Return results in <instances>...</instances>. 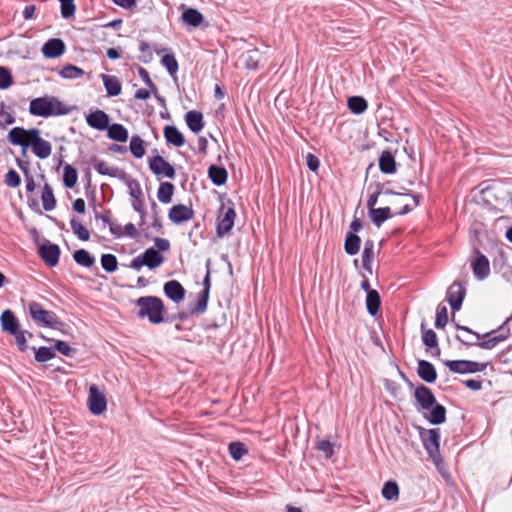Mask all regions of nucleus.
<instances>
[{
  "instance_id": "obj_1",
  "label": "nucleus",
  "mask_w": 512,
  "mask_h": 512,
  "mask_svg": "<svg viewBox=\"0 0 512 512\" xmlns=\"http://www.w3.org/2000/svg\"><path fill=\"white\" fill-rule=\"evenodd\" d=\"M138 307L137 317L147 318L152 324H160L165 321V306L163 301L156 296H142L135 301Z\"/></svg>"
},
{
  "instance_id": "obj_2",
  "label": "nucleus",
  "mask_w": 512,
  "mask_h": 512,
  "mask_svg": "<svg viewBox=\"0 0 512 512\" xmlns=\"http://www.w3.org/2000/svg\"><path fill=\"white\" fill-rule=\"evenodd\" d=\"M456 328L475 338V341H474V340L463 339L462 336L456 335V339L458 341H460L462 344H464L466 346L475 345L482 349H488V350L495 348L500 342L505 341L510 335V329H504V331H500L501 333L497 336H493L486 340L479 341L481 339H485V338L489 337L491 334L495 333L497 330H493L491 332L481 335L477 332H474L470 328H468L466 326H461L459 324L456 325Z\"/></svg>"
},
{
  "instance_id": "obj_3",
  "label": "nucleus",
  "mask_w": 512,
  "mask_h": 512,
  "mask_svg": "<svg viewBox=\"0 0 512 512\" xmlns=\"http://www.w3.org/2000/svg\"><path fill=\"white\" fill-rule=\"evenodd\" d=\"M70 109L56 97L45 96L34 98V115L41 117L66 115Z\"/></svg>"
},
{
  "instance_id": "obj_4",
  "label": "nucleus",
  "mask_w": 512,
  "mask_h": 512,
  "mask_svg": "<svg viewBox=\"0 0 512 512\" xmlns=\"http://www.w3.org/2000/svg\"><path fill=\"white\" fill-rule=\"evenodd\" d=\"M420 437L424 448L426 449L434 464L436 466L442 464L443 460L440 455V430L437 428L428 430L423 429L420 431Z\"/></svg>"
},
{
  "instance_id": "obj_5",
  "label": "nucleus",
  "mask_w": 512,
  "mask_h": 512,
  "mask_svg": "<svg viewBox=\"0 0 512 512\" xmlns=\"http://www.w3.org/2000/svg\"><path fill=\"white\" fill-rule=\"evenodd\" d=\"M164 261V257L154 247L146 249L142 254L133 258L129 264V267L134 270H140L143 266H147L149 269H155L160 266Z\"/></svg>"
},
{
  "instance_id": "obj_6",
  "label": "nucleus",
  "mask_w": 512,
  "mask_h": 512,
  "mask_svg": "<svg viewBox=\"0 0 512 512\" xmlns=\"http://www.w3.org/2000/svg\"><path fill=\"white\" fill-rule=\"evenodd\" d=\"M37 253L47 267L53 268L59 263L61 249L58 244L44 240L43 243L38 245Z\"/></svg>"
},
{
  "instance_id": "obj_7",
  "label": "nucleus",
  "mask_w": 512,
  "mask_h": 512,
  "mask_svg": "<svg viewBox=\"0 0 512 512\" xmlns=\"http://www.w3.org/2000/svg\"><path fill=\"white\" fill-rule=\"evenodd\" d=\"M33 309L34 323L38 326L58 329L59 326L62 325V322L53 311L45 310L40 304L36 302H34Z\"/></svg>"
},
{
  "instance_id": "obj_8",
  "label": "nucleus",
  "mask_w": 512,
  "mask_h": 512,
  "mask_svg": "<svg viewBox=\"0 0 512 512\" xmlns=\"http://www.w3.org/2000/svg\"><path fill=\"white\" fill-rule=\"evenodd\" d=\"M236 212L233 206L226 207L224 204L219 209L218 222L216 227V234L218 237H223L228 234L234 226Z\"/></svg>"
},
{
  "instance_id": "obj_9",
  "label": "nucleus",
  "mask_w": 512,
  "mask_h": 512,
  "mask_svg": "<svg viewBox=\"0 0 512 512\" xmlns=\"http://www.w3.org/2000/svg\"><path fill=\"white\" fill-rule=\"evenodd\" d=\"M470 265L477 280H485L490 275L489 259L477 248H474L473 255L470 257Z\"/></svg>"
},
{
  "instance_id": "obj_10",
  "label": "nucleus",
  "mask_w": 512,
  "mask_h": 512,
  "mask_svg": "<svg viewBox=\"0 0 512 512\" xmlns=\"http://www.w3.org/2000/svg\"><path fill=\"white\" fill-rule=\"evenodd\" d=\"M444 365L454 373L467 374L484 371L488 363H479L471 360H448Z\"/></svg>"
},
{
  "instance_id": "obj_11",
  "label": "nucleus",
  "mask_w": 512,
  "mask_h": 512,
  "mask_svg": "<svg viewBox=\"0 0 512 512\" xmlns=\"http://www.w3.org/2000/svg\"><path fill=\"white\" fill-rule=\"evenodd\" d=\"M466 296V287L463 283L455 280L447 289L446 300L453 311H459Z\"/></svg>"
},
{
  "instance_id": "obj_12",
  "label": "nucleus",
  "mask_w": 512,
  "mask_h": 512,
  "mask_svg": "<svg viewBox=\"0 0 512 512\" xmlns=\"http://www.w3.org/2000/svg\"><path fill=\"white\" fill-rule=\"evenodd\" d=\"M88 405L94 415H100L107 408L106 397L96 385H91L89 388Z\"/></svg>"
},
{
  "instance_id": "obj_13",
  "label": "nucleus",
  "mask_w": 512,
  "mask_h": 512,
  "mask_svg": "<svg viewBox=\"0 0 512 512\" xmlns=\"http://www.w3.org/2000/svg\"><path fill=\"white\" fill-rule=\"evenodd\" d=\"M149 168L155 175H164L169 179L175 178L174 167L166 161L162 156L155 155L149 159Z\"/></svg>"
},
{
  "instance_id": "obj_14",
  "label": "nucleus",
  "mask_w": 512,
  "mask_h": 512,
  "mask_svg": "<svg viewBox=\"0 0 512 512\" xmlns=\"http://www.w3.org/2000/svg\"><path fill=\"white\" fill-rule=\"evenodd\" d=\"M90 163L101 175L118 178L119 180H126V172L124 170L109 166L105 161L96 156L91 157Z\"/></svg>"
},
{
  "instance_id": "obj_15",
  "label": "nucleus",
  "mask_w": 512,
  "mask_h": 512,
  "mask_svg": "<svg viewBox=\"0 0 512 512\" xmlns=\"http://www.w3.org/2000/svg\"><path fill=\"white\" fill-rule=\"evenodd\" d=\"M414 398L417 401L420 409L426 411H428L433 406V404H436L437 402L432 390L423 384L415 388Z\"/></svg>"
},
{
  "instance_id": "obj_16",
  "label": "nucleus",
  "mask_w": 512,
  "mask_h": 512,
  "mask_svg": "<svg viewBox=\"0 0 512 512\" xmlns=\"http://www.w3.org/2000/svg\"><path fill=\"white\" fill-rule=\"evenodd\" d=\"M194 217V211L191 207L184 204H177L172 206L168 212V218L174 224H181L189 221Z\"/></svg>"
},
{
  "instance_id": "obj_17",
  "label": "nucleus",
  "mask_w": 512,
  "mask_h": 512,
  "mask_svg": "<svg viewBox=\"0 0 512 512\" xmlns=\"http://www.w3.org/2000/svg\"><path fill=\"white\" fill-rule=\"evenodd\" d=\"M8 138L12 144L21 145L24 152L29 146H32V130L27 131L15 127L9 132Z\"/></svg>"
},
{
  "instance_id": "obj_18",
  "label": "nucleus",
  "mask_w": 512,
  "mask_h": 512,
  "mask_svg": "<svg viewBox=\"0 0 512 512\" xmlns=\"http://www.w3.org/2000/svg\"><path fill=\"white\" fill-rule=\"evenodd\" d=\"M65 52V43L60 38L49 39L42 47L46 58H58Z\"/></svg>"
},
{
  "instance_id": "obj_19",
  "label": "nucleus",
  "mask_w": 512,
  "mask_h": 512,
  "mask_svg": "<svg viewBox=\"0 0 512 512\" xmlns=\"http://www.w3.org/2000/svg\"><path fill=\"white\" fill-rule=\"evenodd\" d=\"M163 290L165 295L175 303L182 301L185 297V289L177 280L167 281L164 284Z\"/></svg>"
},
{
  "instance_id": "obj_20",
  "label": "nucleus",
  "mask_w": 512,
  "mask_h": 512,
  "mask_svg": "<svg viewBox=\"0 0 512 512\" xmlns=\"http://www.w3.org/2000/svg\"><path fill=\"white\" fill-rule=\"evenodd\" d=\"M87 124L97 130H106L109 125V116L102 110H96L86 116Z\"/></svg>"
},
{
  "instance_id": "obj_21",
  "label": "nucleus",
  "mask_w": 512,
  "mask_h": 512,
  "mask_svg": "<svg viewBox=\"0 0 512 512\" xmlns=\"http://www.w3.org/2000/svg\"><path fill=\"white\" fill-rule=\"evenodd\" d=\"M417 374L427 383H434L437 379V371L434 365L427 360H418Z\"/></svg>"
},
{
  "instance_id": "obj_22",
  "label": "nucleus",
  "mask_w": 512,
  "mask_h": 512,
  "mask_svg": "<svg viewBox=\"0 0 512 512\" xmlns=\"http://www.w3.org/2000/svg\"><path fill=\"white\" fill-rule=\"evenodd\" d=\"M1 328L4 332L9 334H15L19 329V323L14 313L6 309L2 312L0 316Z\"/></svg>"
},
{
  "instance_id": "obj_23",
  "label": "nucleus",
  "mask_w": 512,
  "mask_h": 512,
  "mask_svg": "<svg viewBox=\"0 0 512 512\" xmlns=\"http://www.w3.org/2000/svg\"><path fill=\"white\" fill-rule=\"evenodd\" d=\"M51 154V144L40 137L39 130L34 128V155L41 159L49 157Z\"/></svg>"
},
{
  "instance_id": "obj_24",
  "label": "nucleus",
  "mask_w": 512,
  "mask_h": 512,
  "mask_svg": "<svg viewBox=\"0 0 512 512\" xmlns=\"http://www.w3.org/2000/svg\"><path fill=\"white\" fill-rule=\"evenodd\" d=\"M379 169L384 174H394L397 170V163L391 151L385 150L379 157Z\"/></svg>"
},
{
  "instance_id": "obj_25",
  "label": "nucleus",
  "mask_w": 512,
  "mask_h": 512,
  "mask_svg": "<svg viewBox=\"0 0 512 512\" xmlns=\"http://www.w3.org/2000/svg\"><path fill=\"white\" fill-rule=\"evenodd\" d=\"M100 78L103 81V85L108 96L114 97L118 96L121 93L122 86L116 76L101 74Z\"/></svg>"
},
{
  "instance_id": "obj_26",
  "label": "nucleus",
  "mask_w": 512,
  "mask_h": 512,
  "mask_svg": "<svg viewBox=\"0 0 512 512\" xmlns=\"http://www.w3.org/2000/svg\"><path fill=\"white\" fill-rule=\"evenodd\" d=\"M185 121L193 133H199L204 127L203 115L199 111L191 110L187 112Z\"/></svg>"
},
{
  "instance_id": "obj_27",
  "label": "nucleus",
  "mask_w": 512,
  "mask_h": 512,
  "mask_svg": "<svg viewBox=\"0 0 512 512\" xmlns=\"http://www.w3.org/2000/svg\"><path fill=\"white\" fill-rule=\"evenodd\" d=\"M429 410L426 419L432 425H440L446 421V408L442 404L436 402Z\"/></svg>"
},
{
  "instance_id": "obj_28",
  "label": "nucleus",
  "mask_w": 512,
  "mask_h": 512,
  "mask_svg": "<svg viewBox=\"0 0 512 512\" xmlns=\"http://www.w3.org/2000/svg\"><path fill=\"white\" fill-rule=\"evenodd\" d=\"M164 137L167 143L176 147H181L185 143L183 134L173 125H167L164 127Z\"/></svg>"
},
{
  "instance_id": "obj_29",
  "label": "nucleus",
  "mask_w": 512,
  "mask_h": 512,
  "mask_svg": "<svg viewBox=\"0 0 512 512\" xmlns=\"http://www.w3.org/2000/svg\"><path fill=\"white\" fill-rule=\"evenodd\" d=\"M106 130L107 136L111 140L117 142H126L128 140V130L122 124L113 123L112 125H108Z\"/></svg>"
},
{
  "instance_id": "obj_30",
  "label": "nucleus",
  "mask_w": 512,
  "mask_h": 512,
  "mask_svg": "<svg viewBox=\"0 0 512 512\" xmlns=\"http://www.w3.org/2000/svg\"><path fill=\"white\" fill-rule=\"evenodd\" d=\"M208 176L214 185L221 186L226 183L228 173L223 166L211 165L208 169Z\"/></svg>"
},
{
  "instance_id": "obj_31",
  "label": "nucleus",
  "mask_w": 512,
  "mask_h": 512,
  "mask_svg": "<svg viewBox=\"0 0 512 512\" xmlns=\"http://www.w3.org/2000/svg\"><path fill=\"white\" fill-rule=\"evenodd\" d=\"M361 238L353 233L347 232L344 242V250L348 255H356L360 250Z\"/></svg>"
},
{
  "instance_id": "obj_32",
  "label": "nucleus",
  "mask_w": 512,
  "mask_h": 512,
  "mask_svg": "<svg viewBox=\"0 0 512 512\" xmlns=\"http://www.w3.org/2000/svg\"><path fill=\"white\" fill-rule=\"evenodd\" d=\"M369 217L372 223L379 228L386 220L392 217L391 209L390 207L376 208L369 211Z\"/></svg>"
},
{
  "instance_id": "obj_33",
  "label": "nucleus",
  "mask_w": 512,
  "mask_h": 512,
  "mask_svg": "<svg viewBox=\"0 0 512 512\" xmlns=\"http://www.w3.org/2000/svg\"><path fill=\"white\" fill-rule=\"evenodd\" d=\"M182 20L185 24L192 27H198L203 22V15L194 8H187L182 13Z\"/></svg>"
},
{
  "instance_id": "obj_34",
  "label": "nucleus",
  "mask_w": 512,
  "mask_h": 512,
  "mask_svg": "<svg viewBox=\"0 0 512 512\" xmlns=\"http://www.w3.org/2000/svg\"><path fill=\"white\" fill-rule=\"evenodd\" d=\"M381 307V297L378 291H368L366 295V308L371 316H376Z\"/></svg>"
},
{
  "instance_id": "obj_35",
  "label": "nucleus",
  "mask_w": 512,
  "mask_h": 512,
  "mask_svg": "<svg viewBox=\"0 0 512 512\" xmlns=\"http://www.w3.org/2000/svg\"><path fill=\"white\" fill-rule=\"evenodd\" d=\"M374 259V242L372 240H366L362 253V264L363 268L372 273V261Z\"/></svg>"
},
{
  "instance_id": "obj_36",
  "label": "nucleus",
  "mask_w": 512,
  "mask_h": 512,
  "mask_svg": "<svg viewBox=\"0 0 512 512\" xmlns=\"http://www.w3.org/2000/svg\"><path fill=\"white\" fill-rule=\"evenodd\" d=\"M74 261L83 267L90 268L95 263V258L86 249H78L73 253Z\"/></svg>"
},
{
  "instance_id": "obj_37",
  "label": "nucleus",
  "mask_w": 512,
  "mask_h": 512,
  "mask_svg": "<svg viewBox=\"0 0 512 512\" xmlns=\"http://www.w3.org/2000/svg\"><path fill=\"white\" fill-rule=\"evenodd\" d=\"M175 187L171 182H162L159 185L157 198L163 204H168L172 201V196Z\"/></svg>"
},
{
  "instance_id": "obj_38",
  "label": "nucleus",
  "mask_w": 512,
  "mask_h": 512,
  "mask_svg": "<svg viewBox=\"0 0 512 512\" xmlns=\"http://www.w3.org/2000/svg\"><path fill=\"white\" fill-rule=\"evenodd\" d=\"M349 110L354 114H362L367 110L368 103L362 96H351L347 100Z\"/></svg>"
},
{
  "instance_id": "obj_39",
  "label": "nucleus",
  "mask_w": 512,
  "mask_h": 512,
  "mask_svg": "<svg viewBox=\"0 0 512 512\" xmlns=\"http://www.w3.org/2000/svg\"><path fill=\"white\" fill-rule=\"evenodd\" d=\"M43 208L46 211H51L56 206V199L54 197L53 189L49 184H45L41 193Z\"/></svg>"
},
{
  "instance_id": "obj_40",
  "label": "nucleus",
  "mask_w": 512,
  "mask_h": 512,
  "mask_svg": "<svg viewBox=\"0 0 512 512\" xmlns=\"http://www.w3.org/2000/svg\"><path fill=\"white\" fill-rule=\"evenodd\" d=\"M78 179V172L75 167L66 164L63 170V184L66 188H73Z\"/></svg>"
},
{
  "instance_id": "obj_41",
  "label": "nucleus",
  "mask_w": 512,
  "mask_h": 512,
  "mask_svg": "<svg viewBox=\"0 0 512 512\" xmlns=\"http://www.w3.org/2000/svg\"><path fill=\"white\" fill-rule=\"evenodd\" d=\"M129 150L135 158H142L145 155L144 140L138 135L132 136Z\"/></svg>"
},
{
  "instance_id": "obj_42",
  "label": "nucleus",
  "mask_w": 512,
  "mask_h": 512,
  "mask_svg": "<svg viewBox=\"0 0 512 512\" xmlns=\"http://www.w3.org/2000/svg\"><path fill=\"white\" fill-rule=\"evenodd\" d=\"M34 359L38 362H46L56 356L53 346H41L38 349L34 347Z\"/></svg>"
},
{
  "instance_id": "obj_43",
  "label": "nucleus",
  "mask_w": 512,
  "mask_h": 512,
  "mask_svg": "<svg viewBox=\"0 0 512 512\" xmlns=\"http://www.w3.org/2000/svg\"><path fill=\"white\" fill-rule=\"evenodd\" d=\"M209 295L200 292L195 305L189 308L190 315H201L207 310Z\"/></svg>"
},
{
  "instance_id": "obj_44",
  "label": "nucleus",
  "mask_w": 512,
  "mask_h": 512,
  "mask_svg": "<svg viewBox=\"0 0 512 512\" xmlns=\"http://www.w3.org/2000/svg\"><path fill=\"white\" fill-rule=\"evenodd\" d=\"M70 226L73 233L80 239L81 241H87L90 238L89 231L84 227V225L75 217L70 220Z\"/></svg>"
},
{
  "instance_id": "obj_45",
  "label": "nucleus",
  "mask_w": 512,
  "mask_h": 512,
  "mask_svg": "<svg viewBox=\"0 0 512 512\" xmlns=\"http://www.w3.org/2000/svg\"><path fill=\"white\" fill-rule=\"evenodd\" d=\"M228 450L231 457L236 461L240 460L245 454L248 453L246 445L240 441L231 442L228 446Z\"/></svg>"
},
{
  "instance_id": "obj_46",
  "label": "nucleus",
  "mask_w": 512,
  "mask_h": 512,
  "mask_svg": "<svg viewBox=\"0 0 512 512\" xmlns=\"http://www.w3.org/2000/svg\"><path fill=\"white\" fill-rule=\"evenodd\" d=\"M382 496L387 500L398 499L399 487L395 481L389 480L385 482L382 488Z\"/></svg>"
},
{
  "instance_id": "obj_47",
  "label": "nucleus",
  "mask_w": 512,
  "mask_h": 512,
  "mask_svg": "<svg viewBox=\"0 0 512 512\" xmlns=\"http://www.w3.org/2000/svg\"><path fill=\"white\" fill-rule=\"evenodd\" d=\"M422 341L428 348L438 347V339L436 333L432 329H425L424 323L421 324Z\"/></svg>"
},
{
  "instance_id": "obj_48",
  "label": "nucleus",
  "mask_w": 512,
  "mask_h": 512,
  "mask_svg": "<svg viewBox=\"0 0 512 512\" xmlns=\"http://www.w3.org/2000/svg\"><path fill=\"white\" fill-rule=\"evenodd\" d=\"M100 261L102 268L108 273H113L118 268V260L113 254H103Z\"/></svg>"
},
{
  "instance_id": "obj_49",
  "label": "nucleus",
  "mask_w": 512,
  "mask_h": 512,
  "mask_svg": "<svg viewBox=\"0 0 512 512\" xmlns=\"http://www.w3.org/2000/svg\"><path fill=\"white\" fill-rule=\"evenodd\" d=\"M161 64L171 76H174L179 68L178 62L173 54H165L161 59Z\"/></svg>"
},
{
  "instance_id": "obj_50",
  "label": "nucleus",
  "mask_w": 512,
  "mask_h": 512,
  "mask_svg": "<svg viewBox=\"0 0 512 512\" xmlns=\"http://www.w3.org/2000/svg\"><path fill=\"white\" fill-rule=\"evenodd\" d=\"M122 181L125 182V184L127 185L128 189H129V195L133 199L142 197V195H143L142 188L140 186V183L136 179H131L126 175V180H122Z\"/></svg>"
},
{
  "instance_id": "obj_51",
  "label": "nucleus",
  "mask_w": 512,
  "mask_h": 512,
  "mask_svg": "<svg viewBox=\"0 0 512 512\" xmlns=\"http://www.w3.org/2000/svg\"><path fill=\"white\" fill-rule=\"evenodd\" d=\"M83 74H84V71L81 68L74 66V65H66L60 71V75L63 78H67V79L79 78Z\"/></svg>"
},
{
  "instance_id": "obj_52",
  "label": "nucleus",
  "mask_w": 512,
  "mask_h": 512,
  "mask_svg": "<svg viewBox=\"0 0 512 512\" xmlns=\"http://www.w3.org/2000/svg\"><path fill=\"white\" fill-rule=\"evenodd\" d=\"M139 50L141 51V55L138 57L139 61L147 64L153 60V53L149 43H147L146 41H141L139 45Z\"/></svg>"
},
{
  "instance_id": "obj_53",
  "label": "nucleus",
  "mask_w": 512,
  "mask_h": 512,
  "mask_svg": "<svg viewBox=\"0 0 512 512\" xmlns=\"http://www.w3.org/2000/svg\"><path fill=\"white\" fill-rule=\"evenodd\" d=\"M448 322V312L445 306L439 305L436 310L435 327L444 328Z\"/></svg>"
},
{
  "instance_id": "obj_54",
  "label": "nucleus",
  "mask_w": 512,
  "mask_h": 512,
  "mask_svg": "<svg viewBox=\"0 0 512 512\" xmlns=\"http://www.w3.org/2000/svg\"><path fill=\"white\" fill-rule=\"evenodd\" d=\"M54 351H58L66 357H73L76 353L75 349L71 348L68 343L62 340H56L53 344Z\"/></svg>"
},
{
  "instance_id": "obj_55",
  "label": "nucleus",
  "mask_w": 512,
  "mask_h": 512,
  "mask_svg": "<svg viewBox=\"0 0 512 512\" xmlns=\"http://www.w3.org/2000/svg\"><path fill=\"white\" fill-rule=\"evenodd\" d=\"M61 3V15L68 19L75 14L76 6L74 0H58Z\"/></svg>"
},
{
  "instance_id": "obj_56",
  "label": "nucleus",
  "mask_w": 512,
  "mask_h": 512,
  "mask_svg": "<svg viewBox=\"0 0 512 512\" xmlns=\"http://www.w3.org/2000/svg\"><path fill=\"white\" fill-rule=\"evenodd\" d=\"M15 121L12 113L6 109L5 105L1 103L0 105V126L6 127L8 125L13 124Z\"/></svg>"
},
{
  "instance_id": "obj_57",
  "label": "nucleus",
  "mask_w": 512,
  "mask_h": 512,
  "mask_svg": "<svg viewBox=\"0 0 512 512\" xmlns=\"http://www.w3.org/2000/svg\"><path fill=\"white\" fill-rule=\"evenodd\" d=\"M382 191H383V184L378 183L376 185V190L369 196V198L367 200L368 212L376 209L375 206L378 202L379 196L382 195Z\"/></svg>"
},
{
  "instance_id": "obj_58",
  "label": "nucleus",
  "mask_w": 512,
  "mask_h": 512,
  "mask_svg": "<svg viewBox=\"0 0 512 512\" xmlns=\"http://www.w3.org/2000/svg\"><path fill=\"white\" fill-rule=\"evenodd\" d=\"M12 84V76L10 72L0 66V89H6Z\"/></svg>"
},
{
  "instance_id": "obj_59",
  "label": "nucleus",
  "mask_w": 512,
  "mask_h": 512,
  "mask_svg": "<svg viewBox=\"0 0 512 512\" xmlns=\"http://www.w3.org/2000/svg\"><path fill=\"white\" fill-rule=\"evenodd\" d=\"M15 338L16 345L19 350L25 351L27 349V340L25 338V332L18 329L15 334H12Z\"/></svg>"
},
{
  "instance_id": "obj_60",
  "label": "nucleus",
  "mask_w": 512,
  "mask_h": 512,
  "mask_svg": "<svg viewBox=\"0 0 512 512\" xmlns=\"http://www.w3.org/2000/svg\"><path fill=\"white\" fill-rule=\"evenodd\" d=\"M5 183L10 187H16L20 184V177L14 170H9L5 176Z\"/></svg>"
},
{
  "instance_id": "obj_61",
  "label": "nucleus",
  "mask_w": 512,
  "mask_h": 512,
  "mask_svg": "<svg viewBox=\"0 0 512 512\" xmlns=\"http://www.w3.org/2000/svg\"><path fill=\"white\" fill-rule=\"evenodd\" d=\"M317 448L325 454L326 458H330L334 453L333 446L328 440L319 441Z\"/></svg>"
},
{
  "instance_id": "obj_62",
  "label": "nucleus",
  "mask_w": 512,
  "mask_h": 512,
  "mask_svg": "<svg viewBox=\"0 0 512 512\" xmlns=\"http://www.w3.org/2000/svg\"><path fill=\"white\" fill-rule=\"evenodd\" d=\"M138 74H139V76L141 77V79L143 80V82H144V83H145L149 88H151L152 90H156V89H157L156 85H155V84H154V82L151 80L150 75H149L148 71H147L145 68H143V67L139 66V67H138Z\"/></svg>"
},
{
  "instance_id": "obj_63",
  "label": "nucleus",
  "mask_w": 512,
  "mask_h": 512,
  "mask_svg": "<svg viewBox=\"0 0 512 512\" xmlns=\"http://www.w3.org/2000/svg\"><path fill=\"white\" fill-rule=\"evenodd\" d=\"M306 163L307 167L313 172H316L320 166L318 157L311 153H308L306 156Z\"/></svg>"
},
{
  "instance_id": "obj_64",
  "label": "nucleus",
  "mask_w": 512,
  "mask_h": 512,
  "mask_svg": "<svg viewBox=\"0 0 512 512\" xmlns=\"http://www.w3.org/2000/svg\"><path fill=\"white\" fill-rule=\"evenodd\" d=\"M155 246L157 247V250L160 251H167L170 248V242L165 238H159L156 237L154 239Z\"/></svg>"
}]
</instances>
